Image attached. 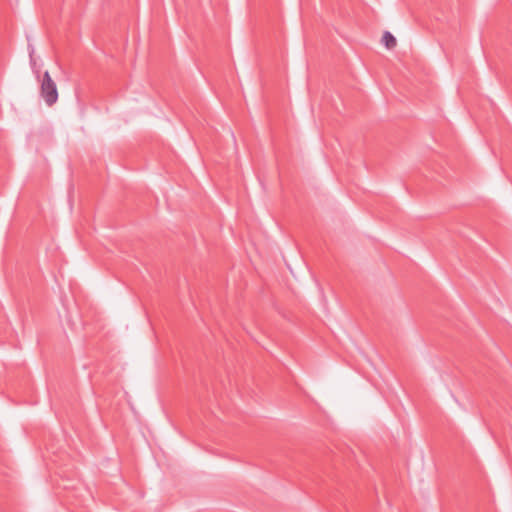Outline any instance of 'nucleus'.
I'll list each match as a JSON object with an SVG mask.
<instances>
[{"mask_svg":"<svg viewBox=\"0 0 512 512\" xmlns=\"http://www.w3.org/2000/svg\"><path fill=\"white\" fill-rule=\"evenodd\" d=\"M36 78L40 83V96L45 104L49 107L53 106L58 101V90L55 81L52 79L50 73L45 71L40 76V71H35Z\"/></svg>","mask_w":512,"mask_h":512,"instance_id":"obj_1","label":"nucleus"},{"mask_svg":"<svg viewBox=\"0 0 512 512\" xmlns=\"http://www.w3.org/2000/svg\"><path fill=\"white\" fill-rule=\"evenodd\" d=\"M30 61H31V65H32V68H33V72L35 73V71L37 69H35L36 63H35V60L33 59L32 52L30 53Z\"/></svg>","mask_w":512,"mask_h":512,"instance_id":"obj_3","label":"nucleus"},{"mask_svg":"<svg viewBox=\"0 0 512 512\" xmlns=\"http://www.w3.org/2000/svg\"><path fill=\"white\" fill-rule=\"evenodd\" d=\"M382 42L388 49L395 48L397 42L396 38L388 31H385L382 36Z\"/></svg>","mask_w":512,"mask_h":512,"instance_id":"obj_2","label":"nucleus"}]
</instances>
